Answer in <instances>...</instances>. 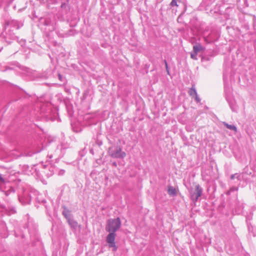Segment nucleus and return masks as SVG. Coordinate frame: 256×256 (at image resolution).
I'll return each mask as SVG.
<instances>
[{
    "label": "nucleus",
    "instance_id": "412c9836",
    "mask_svg": "<svg viewBox=\"0 0 256 256\" xmlns=\"http://www.w3.org/2000/svg\"><path fill=\"white\" fill-rule=\"evenodd\" d=\"M198 53H196L194 52V53H192L190 54L191 58L194 60H197Z\"/></svg>",
    "mask_w": 256,
    "mask_h": 256
},
{
    "label": "nucleus",
    "instance_id": "f3484780",
    "mask_svg": "<svg viewBox=\"0 0 256 256\" xmlns=\"http://www.w3.org/2000/svg\"><path fill=\"white\" fill-rule=\"evenodd\" d=\"M238 190V186L235 185L234 186H232L230 190L226 192L227 195L230 194L232 192H236Z\"/></svg>",
    "mask_w": 256,
    "mask_h": 256
},
{
    "label": "nucleus",
    "instance_id": "ddd939ff",
    "mask_svg": "<svg viewBox=\"0 0 256 256\" xmlns=\"http://www.w3.org/2000/svg\"><path fill=\"white\" fill-rule=\"evenodd\" d=\"M223 124L224 126H226L227 128L232 130L234 132V133H236L237 132V128L234 125V124H229L226 122H223Z\"/></svg>",
    "mask_w": 256,
    "mask_h": 256
},
{
    "label": "nucleus",
    "instance_id": "cd10ccee",
    "mask_svg": "<svg viewBox=\"0 0 256 256\" xmlns=\"http://www.w3.org/2000/svg\"><path fill=\"white\" fill-rule=\"evenodd\" d=\"M112 165L114 166H117L116 162H113Z\"/></svg>",
    "mask_w": 256,
    "mask_h": 256
},
{
    "label": "nucleus",
    "instance_id": "f257e3e1",
    "mask_svg": "<svg viewBox=\"0 0 256 256\" xmlns=\"http://www.w3.org/2000/svg\"><path fill=\"white\" fill-rule=\"evenodd\" d=\"M248 168L246 166L244 168V170L242 172H237L232 174L230 176L228 183L230 184H234L240 186L242 182V186H244L248 182L247 175L251 174V172H248Z\"/></svg>",
    "mask_w": 256,
    "mask_h": 256
},
{
    "label": "nucleus",
    "instance_id": "20e7f679",
    "mask_svg": "<svg viewBox=\"0 0 256 256\" xmlns=\"http://www.w3.org/2000/svg\"><path fill=\"white\" fill-rule=\"evenodd\" d=\"M51 104L47 102L40 105V112L42 114V117L44 118L46 120L53 121L55 118L51 116Z\"/></svg>",
    "mask_w": 256,
    "mask_h": 256
},
{
    "label": "nucleus",
    "instance_id": "423d86ee",
    "mask_svg": "<svg viewBox=\"0 0 256 256\" xmlns=\"http://www.w3.org/2000/svg\"><path fill=\"white\" fill-rule=\"evenodd\" d=\"M108 153L113 158H123L126 156V152H122L121 148L119 146H114L110 148Z\"/></svg>",
    "mask_w": 256,
    "mask_h": 256
},
{
    "label": "nucleus",
    "instance_id": "f03ea898",
    "mask_svg": "<svg viewBox=\"0 0 256 256\" xmlns=\"http://www.w3.org/2000/svg\"><path fill=\"white\" fill-rule=\"evenodd\" d=\"M223 80L224 84V90L226 94V98L230 106L232 112H237L238 110V106L235 101L233 100L232 96V88L228 84V76L226 72H224L223 75Z\"/></svg>",
    "mask_w": 256,
    "mask_h": 256
},
{
    "label": "nucleus",
    "instance_id": "9b49d317",
    "mask_svg": "<svg viewBox=\"0 0 256 256\" xmlns=\"http://www.w3.org/2000/svg\"><path fill=\"white\" fill-rule=\"evenodd\" d=\"M243 208L244 204L242 202L238 201L235 206V208L234 210V212L237 214H241L243 212Z\"/></svg>",
    "mask_w": 256,
    "mask_h": 256
},
{
    "label": "nucleus",
    "instance_id": "c756f323",
    "mask_svg": "<svg viewBox=\"0 0 256 256\" xmlns=\"http://www.w3.org/2000/svg\"><path fill=\"white\" fill-rule=\"evenodd\" d=\"M64 5H65V4H62L61 7H62V8L64 7Z\"/></svg>",
    "mask_w": 256,
    "mask_h": 256
},
{
    "label": "nucleus",
    "instance_id": "a878e982",
    "mask_svg": "<svg viewBox=\"0 0 256 256\" xmlns=\"http://www.w3.org/2000/svg\"><path fill=\"white\" fill-rule=\"evenodd\" d=\"M65 172L64 170H58V175H63Z\"/></svg>",
    "mask_w": 256,
    "mask_h": 256
},
{
    "label": "nucleus",
    "instance_id": "1a4fd4ad",
    "mask_svg": "<svg viewBox=\"0 0 256 256\" xmlns=\"http://www.w3.org/2000/svg\"><path fill=\"white\" fill-rule=\"evenodd\" d=\"M109 234L106 238V242L108 244L110 248H112L113 250L116 251L117 247L115 243L116 234L115 232H108Z\"/></svg>",
    "mask_w": 256,
    "mask_h": 256
},
{
    "label": "nucleus",
    "instance_id": "b1692460",
    "mask_svg": "<svg viewBox=\"0 0 256 256\" xmlns=\"http://www.w3.org/2000/svg\"><path fill=\"white\" fill-rule=\"evenodd\" d=\"M58 76L60 80L62 82H64V78L62 75H61L60 74H58Z\"/></svg>",
    "mask_w": 256,
    "mask_h": 256
},
{
    "label": "nucleus",
    "instance_id": "39448f33",
    "mask_svg": "<svg viewBox=\"0 0 256 256\" xmlns=\"http://www.w3.org/2000/svg\"><path fill=\"white\" fill-rule=\"evenodd\" d=\"M40 23L48 27V30L53 31L56 28V22L53 16H48L45 18H41L40 19Z\"/></svg>",
    "mask_w": 256,
    "mask_h": 256
},
{
    "label": "nucleus",
    "instance_id": "a211bd4d",
    "mask_svg": "<svg viewBox=\"0 0 256 256\" xmlns=\"http://www.w3.org/2000/svg\"><path fill=\"white\" fill-rule=\"evenodd\" d=\"M202 50V47L200 44H198L194 46L193 50L196 53H198V52Z\"/></svg>",
    "mask_w": 256,
    "mask_h": 256
},
{
    "label": "nucleus",
    "instance_id": "2eb2a0df",
    "mask_svg": "<svg viewBox=\"0 0 256 256\" xmlns=\"http://www.w3.org/2000/svg\"><path fill=\"white\" fill-rule=\"evenodd\" d=\"M188 94L190 96L193 98L198 94L194 86H192L191 88L189 90Z\"/></svg>",
    "mask_w": 256,
    "mask_h": 256
},
{
    "label": "nucleus",
    "instance_id": "9d476101",
    "mask_svg": "<svg viewBox=\"0 0 256 256\" xmlns=\"http://www.w3.org/2000/svg\"><path fill=\"white\" fill-rule=\"evenodd\" d=\"M57 170H58L56 168L52 166H44L42 172L46 175V176L50 177L56 172Z\"/></svg>",
    "mask_w": 256,
    "mask_h": 256
},
{
    "label": "nucleus",
    "instance_id": "0eeeda50",
    "mask_svg": "<svg viewBox=\"0 0 256 256\" xmlns=\"http://www.w3.org/2000/svg\"><path fill=\"white\" fill-rule=\"evenodd\" d=\"M250 18L252 19V22L253 31H252V29L250 28L248 18L246 19L244 22H243L242 24V28L244 30L246 33L252 34L256 32V17L254 16H250Z\"/></svg>",
    "mask_w": 256,
    "mask_h": 256
},
{
    "label": "nucleus",
    "instance_id": "7ed1b4c3",
    "mask_svg": "<svg viewBox=\"0 0 256 256\" xmlns=\"http://www.w3.org/2000/svg\"><path fill=\"white\" fill-rule=\"evenodd\" d=\"M121 222L119 218L109 219L107 221L106 230L108 232H115L120 228Z\"/></svg>",
    "mask_w": 256,
    "mask_h": 256
},
{
    "label": "nucleus",
    "instance_id": "473e14b6",
    "mask_svg": "<svg viewBox=\"0 0 256 256\" xmlns=\"http://www.w3.org/2000/svg\"><path fill=\"white\" fill-rule=\"evenodd\" d=\"M16 212V211L14 210H12V213H15Z\"/></svg>",
    "mask_w": 256,
    "mask_h": 256
},
{
    "label": "nucleus",
    "instance_id": "f8f14e48",
    "mask_svg": "<svg viewBox=\"0 0 256 256\" xmlns=\"http://www.w3.org/2000/svg\"><path fill=\"white\" fill-rule=\"evenodd\" d=\"M63 214L66 218L68 223L70 226L74 229H76L78 226V223L77 222L74 220V219L71 218L70 217L68 216L66 214H64V212H63Z\"/></svg>",
    "mask_w": 256,
    "mask_h": 256
},
{
    "label": "nucleus",
    "instance_id": "aec40b11",
    "mask_svg": "<svg viewBox=\"0 0 256 256\" xmlns=\"http://www.w3.org/2000/svg\"><path fill=\"white\" fill-rule=\"evenodd\" d=\"M170 5L171 6H178V5L177 4V2L176 0H172L170 4Z\"/></svg>",
    "mask_w": 256,
    "mask_h": 256
},
{
    "label": "nucleus",
    "instance_id": "2f4dec72",
    "mask_svg": "<svg viewBox=\"0 0 256 256\" xmlns=\"http://www.w3.org/2000/svg\"><path fill=\"white\" fill-rule=\"evenodd\" d=\"M90 152L92 154H94V152H93V150H90Z\"/></svg>",
    "mask_w": 256,
    "mask_h": 256
},
{
    "label": "nucleus",
    "instance_id": "bb28decb",
    "mask_svg": "<svg viewBox=\"0 0 256 256\" xmlns=\"http://www.w3.org/2000/svg\"><path fill=\"white\" fill-rule=\"evenodd\" d=\"M0 182H1L4 183V178L2 176V175L0 174Z\"/></svg>",
    "mask_w": 256,
    "mask_h": 256
},
{
    "label": "nucleus",
    "instance_id": "dca6fc26",
    "mask_svg": "<svg viewBox=\"0 0 256 256\" xmlns=\"http://www.w3.org/2000/svg\"><path fill=\"white\" fill-rule=\"evenodd\" d=\"M168 192L170 196H174L176 195V189L171 186L168 187Z\"/></svg>",
    "mask_w": 256,
    "mask_h": 256
},
{
    "label": "nucleus",
    "instance_id": "6e6552de",
    "mask_svg": "<svg viewBox=\"0 0 256 256\" xmlns=\"http://www.w3.org/2000/svg\"><path fill=\"white\" fill-rule=\"evenodd\" d=\"M202 192V189L199 184H196L195 189L190 191V198L194 202H196Z\"/></svg>",
    "mask_w": 256,
    "mask_h": 256
},
{
    "label": "nucleus",
    "instance_id": "5701e85b",
    "mask_svg": "<svg viewBox=\"0 0 256 256\" xmlns=\"http://www.w3.org/2000/svg\"><path fill=\"white\" fill-rule=\"evenodd\" d=\"M164 63L165 64L166 70L168 74H170L169 73V70H168V67L167 62H166V60H164Z\"/></svg>",
    "mask_w": 256,
    "mask_h": 256
},
{
    "label": "nucleus",
    "instance_id": "6ab92c4d",
    "mask_svg": "<svg viewBox=\"0 0 256 256\" xmlns=\"http://www.w3.org/2000/svg\"><path fill=\"white\" fill-rule=\"evenodd\" d=\"M248 229L250 232L252 231V232L254 236H256V232H254V230H256V228L253 226L250 227V226H248Z\"/></svg>",
    "mask_w": 256,
    "mask_h": 256
},
{
    "label": "nucleus",
    "instance_id": "c85d7f7f",
    "mask_svg": "<svg viewBox=\"0 0 256 256\" xmlns=\"http://www.w3.org/2000/svg\"><path fill=\"white\" fill-rule=\"evenodd\" d=\"M41 202H42V203H45V202H46V200H42L41 201Z\"/></svg>",
    "mask_w": 256,
    "mask_h": 256
},
{
    "label": "nucleus",
    "instance_id": "393cba45",
    "mask_svg": "<svg viewBox=\"0 0 256 256\" xmlns=\"http://www.w3.org/2000/svg\"><path fill=\"white\" fill-rule=\"evenodd\" d=\"M18 42L20 43V45L22 46H24V45L25 44H26V40H20Z\"/></svg>",
    "mask_w": 256,
    "mask_h": 256
},
{
    "label": "nucleus",
    "instance_id": "4468645a",
    "mask_svg": "<svg viewBox=\"0 0 256 256\" xmlns=\"http://www.w3.org/2000/svg\"><path fill=\"white\" fill-rule=\"evenodd\" d=\"M59 152V150L58 147L56 148H54V154L52 153V152H49L48 154V156L49 158V159L52 158L53 157H55L57 155V153Z\"/></svg>",
    "mask_w": 256,
    "mask_h": 256
},
{
    "label": "nucleus",
    "instance_id": "4be33fe9",
    "mask_svg": "<svg viewBox=\"0 0 256 256\" xmlns=\"http://www.w3.org/2000/svg\"><path fill=\"white\" fill-rule=\"evenodd\" d=\"M194 98V100L197 103H200V102L201 99L198 97V94Z\"/></svg>",
    "mask_w": 256,
    "mask_h": 256
},
{
    "label": "nucleus",
    "instance_id": "7c9ffc66",
    "mask_svg": "<svg viewBox=\"0 0 256 256\" xmlns=\"http://www.w3.org/2000/svg\"><path fill=\"white\" fill-rule=\"evenodd\" d=\"M41 151V150H38L36 152L38 153V152H39Z\"/></svg>",
    "mask_w": 256,
    "mask_h": 256
}]
</instances>
